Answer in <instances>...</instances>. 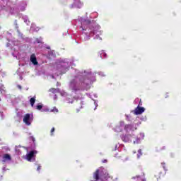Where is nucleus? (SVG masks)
<instances>
[{"label":"nucleus","mask_w":181,"mask_h":181,"mask_svg":"<svg viewBox=\"0 0 181 181\" xmlns=\"http://www.w3.org/2000/svg\"><path fill=\"white\" fill-rule=\"evenodd\" d=\"M143 112H145V107L137 106L134 110V115H141Z\"/></svg>","instance_id":"nucleus-7"},{"label":"nucleus","mask_w":181,"mask_h":181,"mask_svg":"<svg viewBox=\"0 0 181 181\" xmlns=\"http://www.w3.org/2000/svg\"><path fill=\"white\" fill-rule=\"evenodd\" d=\"M93 179H95V181H98L99 179L102 181H105L108 179V173H107L104 168H100L94 173Z\"/></svg>","instance_id":"nucleus-3"},{"label":"nucleus","mask_w":181,"mask_h":181,"mask_svg":"<svg viewBox=\"0 0 181 181\" xmlns=\"http://www.w3.org/2000/svg\"><path fill=\"white\" fill-rule=\"evenodd\" d=\"M22 11H25V8H23Z\"/></svg>","instance_id":"nucleus-39"},{"label":"nucleus","mask_w":181,"mask_h":181,"mask_svg":"<svg viewBox=\"0 0 181 181\" xmlns=\"http://www.w3.org/2000/svg\"><path fill=\"white\" fill-rule=\"evenodd\" d=\"M69 67H70V63L69 62V60L66 59L64 62H62L60 64V66H59V71H61V73H66L67 70H69Z\"/></svg>","instance_id":"nucleus-4"},{"label":"nucleus","mask_w":181,"mask_h":181,"mask_svg":"<svg viewBox=\"0 0 181 181\" xmlns=\"http://www.w3.org/2000/svg\"><path fill=\"white\" fill-rule=\"evenodd\" d=\"M162 149H165V146L162 147Z\"/></svg>","instance_id":"nucleus-38"},{"label":"nucleus","mask_w":181,"mask_h":181,"mask_svg":"<svg viewBox=\"0 0 181 181\" xmlns=\"http://www.w3.org/2000/svg\"><path fill=\"white\" fill-rule=\"evenodd\" d=\"M141 105H142V101L140 100L138 107H141Z\"/></svg>","instance_id":"nucleus-26"},{"label":"nucleus","mask_w":181,"mask_h":181,"mask_svg":"<svg viewBox=\"0 0 181 181\" xmlns=\"http://www.w3.org/2000/svg\"><path fill=\"white\" fill-rule=\"evenodd\" d=\"M47 49H50V47H47Z\"/></svg>","instance_id":"nucleus-40"},{"label":"nucleus","mask_w":181,"mask_h":181,"mask_svg":"<svg viewBox=\"0 0 181 181\" xmlns=\"http://www.w3.org/2000/svg\"><path fill=\"white\" fill-rule=\"evenodd\" d=\"M124 139H127V136H124Z\"/></svg>","instance_id":"nucleus-37"},{"label":"nucleus","mask_w":181,"mask_h":181,"mask_svg":"<svg viewBox=\"0 0 181 181\" xmlns=\"http://www.w3.org/2000/svg\"><path fill=\"white\" fill-rule=\"evenodd\" d=\"M37 43H42V40H39V39H37Z\"/></svg>","instance_id":"nucleus-28"},{"label":"nucleus","mask_w":181,"mask_h":181,"mask_svg":"<svg viewBox=\"0 0 181 181\" xmlns=\"http://www.w3.org/2000/svg\"><path fill=\"white\" fill-rule=\"evenodd\" d=\"M32 138H33V142H35V137H32Z\"/></svg>","instance_id":"nucleus-34"},{"label":"nucleus","mask_w":181,"mask_h":181,"mask_svg":"<svg viewBox=\"0 0 181 181\" xmlns=\"http://www.w3.org/2000/svg\"><path fill=\"white\" fill-rule=\"evenodd\" d=\"M83 2L80 1H74V3L71 4V8H83Z\"/></svg>","instance_id":"nucleus-8"},{"label":"nucleus","mask_w":181,"mask_h":181,"mask_svg":"<svg viewBox=\"0 0 181 181\" xmlns=\"http://www.w3.org/2000/svg\"><path fill=\"white\" fill-rule=\"evenodd\" d=\"M30 30H35L36 32H37V30H39V28H37L35 29V24H32L31 28H30Z\"/></svg>","instance_id":"nucleus-16"},{"label":"nucleus","mask_w":181,"mask_h":181,"mask_svg":"<svg viewBox=\"0 0 181 181\" xmlns=\"http://www.w3.org/2000/svg\"><path fill=\"white\" fill-rule=\"evenodd\" d=\"M12 157H11L10 154L6 153L2 156V162H11Z\"/></svg>","instance_id":"nucleus-9"},{"label":"nucleus","mask_w":181,"mask_h":181,"mask_svg":"<svg viewBox=\"0 0 181 181\" xmlns=\"http://www.w3.org/2000/svg\"><path fill=\"white\" fill-rule=\"evenodd\" d=\"M16 151L19 155L21 153V150L18 148V147L16 148Z\"/></svg>","instance_id":"nucleus-22"},{"label":"nucleus","mask_w":181,"mask_h":181,"mask_svg":"<svg viewBox=\"0 0 181 181\" xmlns=\"http://www.w3.org/2000/svg\"><path fill=\"white\" fill-rule=\"evenodd\" d=\"M92 76L91 71H84V73L81 74V75H78L75 77V78L71 81L69 84V88L71 91H77L80 90V84H86L88 86L91 84V80L89 78H85V77H90Z\"/></svg>","instance_id":"nucleus-2"},{"label":"nucleus","mask_w":181,"mask_h":181,"mask_svg":"<svg viewBox=\"0 0 181 181\" xmlns=\"http://www.w3.org/2000/svg\"><path fill=\"white\" fill-rule=\"evenodd\" d=\"M103 162V163H105V162H107V160H105Z\"/></svg>","instance_id":"nucleus-35"},{"label":"nucleus","mask_w":181,"mask_h":181,"mask_svg":"<svg viewBox=\"0 0 181 181\" xmlns=\"http://www.w3.org/2000/svg\"><path fill=\"white\" fill-rule=\"evenodd\" d=\"M4 86H2L1 84H0V91L1 90H4Z\"/></svg>","instance_id":"nucleus-29"},{"label":"nucleus","mask_w":181,"mask_h":181,"mask_svg":"<svg viewBox=\"0 0 181 181\" xmlns=\"http://www.w3.org/2000/svg\"><path fill=\"white\" fill-rule=\"evenodd\" d=\"M161 165H163V169L166 170V165H165V163H161Z\"/></svg>","instance_id":"nucleus-24"},{"label":"nucleus","mask_w":181,"mask_h":181,"mask_svg":"<svg viewBox=\"0 0 181 181\" xmlns=\"http://www.w3.org/2000/svg\"><path fill=\"white\" fill-rule=\"evenodd\" d=\"M1 117H2V113L1 114Z\"/></svg>","instance_id":"nucleus-42"},{"label":"nucleus","mask_w":181,"mask_h":181,"mask_svg":"<svg viewBox=\"0 0 181 181\" xmlns=\"http://www.w3.org/2000/svg\"><path fill=\"white\" fill-rule=\"evenodd\" d=\"M49 91L51 92V93H59V89L58 88H51V89H49Z\"/></svg>","instance_id":"nucleus-15"},{"label":"nucleus","mask_w":181,"mask_h":181,"mask_svg":"<svg viewBox=\"0 0 181 181\" xmlns=\"http://www.w3.org/2000/svg\"><path fill=\"white\" fill-rule=\"evenodd\" d=\"M57 86H59V83H57Z\"/></svg>","instance_id":"nucleus-41"},{"label":"nucleus","mask_w":181,"mask_h":181,"mask_svg":"<svg viewBox=\"0 0 181 181\" xmlns=\"http://www.w3.org/2000/svg\"><path fill=\"white\" fill-rule=\"evenodd\" d=\"M18 33V36H20L21 37H22V34L21 33V32L18 31V30H17Z\"/></svg>","instance_id":"nucleus-27"},{"label":"nucleus","mask_w":181,"mask_h":181,"mask_svg":"<svg viewBox=\"0 0 181 181\" xmlns=\"http://www.w3.org/2000/svg\"><path fill=\"white\" fill-rule=\"evenodd\" d=\"M54 98V100H57V95H55Z\"/></svg>","instance_id":"nucleus-33"},{"label":"nucleus","mask_w":181,"mask_h":181,"mask_svg":"<svg viewBox=\"0 0 181 181\" xmlns=\"http://www.w3.org/2000/svg\"><path fill=\"white\" fill-rule=\"evenodd\" d=\"M51 112H59V110H57L56 107H54L53 110H51Z\"/></svg>","instance_id":"nucleus-19"},{"label":"nucleus","mask_w":181,"mask_h":181,"mask_svg":"<svg viewBox=\"0 0 181 181\" xmlns=\"http://www.w3.org/2000/svg\"><path fill=\"white\" fill-rule=\"evenodd\" d=\"M132 128V124H127L124 127L125 131H128V129H131Z\"/></svg>","instance_id":"nucleus-14"},{"label":"nucleus","mask_w":181,"mask_h":181,"mask_svg":"<svg viewBox=\"0 0 181 181\" xmlns=\"http://www.w3.org/2000/svg\"><path fill=\"white\" fill-rule=\"evenodd\" d=\"M37 170L38 172H39V170H40V165H39V166L37 167Z\"/></svg>","instance_id":"nucleus-32"},{"label":"nucleus","mask_w":181,"mask_h":181,"mask_svg":"<svg viewBox=\"0 0 181 181\" xmlns=\"http://www.w3.org/2000/svg\"><path fill=\"white\" fill-rule=\"evenodd\" d=\"M11 43H13V45H14V46H16L18 45V43H16V42H13V41H8V43L7 44V46H11Z\"/></svg>","instance_id":"nucleus-17"},{"label":"nucleus","mask_w":181,"mask_h":181,"mask_svg":"<svg viewBox=\"0 0 181 181\" xmlns=\"http://www.w3.org/2000/svg\"><path fill=\"white\" fill-rule=\"evenodd\" d=\"M100 54L101 59H105V57H107V53H105V52L104 51H101L100 52Z\"/></svg>","instance_id":"nucleus-12"},{"label":"nucleus","mask_w":181,"mask_h":181,"mask_svg":"<svg viewBox=\"0 0 181 181\" xmlns=\"http://www.w3.org/2000/svg\"><path fill=\"white\" fill-rule=\"evenodd\" d=\"M43 108V105H42V103H39L38 105H37L36 106V109L38 110L39 111H42L43 112V111H45Z\"/></svg>","instance_id":"nucleus-11"},{"label":"nucleus","mask_w":181,"mask_h":181,"mask_svg":"<svg viewBox=\"0 0 181 181\" xmlns=\"http://www.w3.org/2000/svg\"><path fill=\"white\" fill-rule=\"evenodd\" d=\"M142 181H146V179H143Z\"/></svg>","instance_id":"nucleus-36"},{"label":"nucleus","mask_w":181,"mask_h":181,"mask_svg":"<svg viewBox=\"0 0 181 181\" xmlns=\"http://www.w3.org/2000/svg\"><path fill=\"white\" fill-rule=\"evenodd\" d=\"M94 15H95V18L97 17V13H93L92 14H90V17L94 18Z\"/></svg>","instance_id":"nucleus-20"},{"label":"nucleus","mask_w":181,"mask_h":181,"mask_svg":"<svg viewBox=\"0 0 181 181\" xmlns=\"http://www.w3.org/2000/svg\"><path fill=\"white\" fill-rule=\"evenodd\" d=\"M37 153L36 151H32L30 153H27L26 156H24V159H26L28 162H32V160H35V154Z\"/></svg>","instance_id":"nucleus-6"},{"label":"nucleus","mask_w":181,"mask_h":181,"mask_svg":"<svg viewBox=\"0 0 181 181\" xmlns=\"http://www.w3.org/2000/svg\"><path fill=\"white\" fill-rule=\"evenodd\" d=\"M18 88H19V90H22V86H21L20 85L18 86Z\"/></svg>","instance_id":"nucleus-31"},{"label":"nucleus","mask_w":181,"mask_h":181,"mask_svg":"<svg viewBox=\"0 0 181 181\" xmlns=\"http://www.w3.org/2000/svg\"><path fill=\"white\" fill-rule=\"evenodd\" d=\"M94 104L95 105V110L98 107V104L97 103V100H95Z\"/></svg>","instance_id":"nucleus-23"},{"label":"nucleus","mask_w":181,"mask_h":181,"mask_svg":"<svg viewBox=\"0 0 181 181\" xmlns=\"http://www.w3.org/2000/svg\"><path fill=\"white\" fill-rule=\"evenodd\" d=\"M23 121L24 124H25V125H28V126L30 125L33 121V115L29 113L26 114L24 116Z\"/></svg>","instance_id":"nucleus-5"},{"label":"nucleus","mask_w":181,"mask_h":181,"mask_svg":"<svg viewBox=\"0 0 181 181\" xmlns=\"http://www.w3.org/2000/svg\"><path fill=\"white\" fill-rule=\"evenodd\" d=\"M79 21L81 22V28L82 29V37H83V40H90V38L94 36V35H95L94 37L95 40H102L100 35H103V31L100 30V25H98L95 21H90L83 18H80Z\"/></svg>","instance_id":"nucleus-1"},{"label":"nucleus","mask_w":181,"mask_h":181,"mask_svg":"<svg viewBox=\"0 0 181 181\" xmlns=\"http://www.w3.org/2000/svg\"><path fill=\"white\" fill-rule=\"evenodd\" d=\"M31 63H33V64H34V66H37V60L36 59V55H35V54H33L30 56V59Z\"/></svg>","instance_id":"nucleus-10"},{"label":"nucleus","mask_w":181,"mask_h":181,"mask_svg":"<svg viewBox=\"0 0 181 181\" xmlns=\"http://www.w3.org/2000/svg\"><path fill=\"white\" fill-rule=\"evenodd\" d=\"M61 95H62V97H64V95H66V93L65 92H62Z\"/></svg>","instance_id":"nucleus-25"},{"label":"nucleus","mask_w":181,"mask_h":181,"mask_svg":"<svg viewBox=\"0 0 181 181\" xmlns=\"http://www.w3.org/2000/svg\"><path fill=\"white\" fill-rule=\"evenodd\" d=\"M35 101H36V100L35 99V98H32L30 100V103L32 107H33L35 105Z\"/></svg>","instance_id":"nucleus-13"},{"label":"nucleus","mask_w":181,"mask_h":181,"mask_svg":"<svg viewBox=\"0 0 181 181\" xmlns=\"http://www.w3.org/2000/svg\"><path fill=\"white\" fill-rule=\"evenodd\" d=\"M54 132V127H53L51 130V134H52Z\"/></svg>","instance_id":"nucleus-30"},{"label":"nucleus","mask_w":181,"mask_h":181,"mask_svg":"<svg viewBox=\"0 0 181 181\" xmlns=\"http://www.w3.org/2000/svg\"><path fill=\"white\" fill-rule=\"evenodd\" d=\"M99 76L104 77L105 76V74H104V72H99Z\"/></svg>","instance_id":"nucleus-21"},{"label":"nucleus","mask_w":181,"mask_h":181,"mask_svg":"<svg viewBox=\"0 0 181 181\" xmlns=\"http://www.w3.org/2000/svg\"><path fill=\"white\" fill-rule=\"evenodd\" d=\"M23 19L24 20V22H25V23H27V25L29 24V21H28V16H24L23 17Z\"/></svg>","instance_id":"nucleus-18"}]
</instances>
